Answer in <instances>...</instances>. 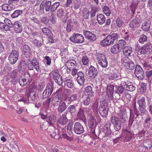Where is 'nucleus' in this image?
Instances as JSON below:
<instances>
[{
  "label": "nucleus",
  "instance_id": "nucleus-1",
  "mask_svg": "<svg viewBox=\"0 0 152 152\" xmlns=\"http://www.w3.org/2000/svg\"><path fill=\"white\" fill-rule=\"evenodd\" d=\"M119 35L117 33H113L109 34L100 42V45L104 47L113 45L115 42L116 41Z\"/></svg>",
  "mask_w": 152,
  "mask_h": 152
},
{
  "label": "nucleus",
  "instance_id": "nucleus-2",
  "mask_svg": "<svg viewBox=\"0 0 152 152\" xmlns=\"http://www.w3.org/2000/svg\"><path fill=\"white\" fill-rule=\"evenodd\" d=\"M37 89V86H29L26 90L27 95L28 96V102H36L39 97L36 94Z\"/></svg>",
  "mask_w": 152,
  "mask_h": 152
},
{
  "label": "nucleus",
  "instance_id": "nucleus-3",
  "mask_svg": "<svg viewBox=\"0 0 152 152\" xmlns=\"http://www.w3.org/2000/svg\"><path fill=\"white\" fill-rule=\"evenodd\" d=\"M19 53L15 50H12L9 53L8 60L10 64L14 65L16 64L19 57Z\"/></svg>",
  "mask_w": 152,
  "mask_h": 152
},
{
  "label": "nucleus",
  "instance_id": "nucleus-4",
  "mask_svg": "<svg viewBox=\"0 0 152 152\" xmlns=\"http://www.w3.org/2000/svg\"><path fill=\"white\" fill-rule=\"evenodd\" d=\"M121 63L127 69L132 70L135 68L134 62L127 57H125L121 59Z\"/></svg>",
  "mask_w": 152,
  "mask_h": 152
},
{
  "label": "nucleus",
  "instance_id": "nucleus-5",
  "mask_svg": "<svg viewBox=\"0 0 152 152\" xmlns=\"http://www.w3.org/2000/svg\"><path fill=\"white\" fill-rule=\"evenodd\" d=\"M135 134L133 131H129L127 129H124L122 132V137L124 138V140L127 142L132 139L134 136Z\"/></svg>",
  "mask_w": 152,
  "mask_h": 152
},
{
  "label": "nucleus",
  "instance_id": "nucleus-6",
  "mask_svg": "<svg viewBox=\"0 0 152 152\" xmlns=\"http://www.w3.org/2000/svg\"><path fill=\"white\" fill-rule=\"evenodd\" d=\"M88 122V126L89 128V130H91V131L94 132L96 125V119L94 115H93L91 113L89 114Z\"/></svg>",
  "mask_w": 152,
  "mask_h": 152
},
{
  "label": "nucleus",
  "instance_id": "nucleus-7",
  "mask_svg": "<svg viewBox=\"0 0 152 152\" xmlns=\"http://www.w3.org/2000/svg\"><path fill=\"white\" fill-rule=\"evenodd\" d=\"M69 39L71 41L75 43H82L84 41L83 36L80 34H74Z\"/></svg>",
  "mask_w": 152,
  "mask_h": 152
},
{
  "label": "nucleus",
  "instance_id": "nucleus-8",
  "mask_svg": "<svg viewBox=\"0 0 152 152\" xmlns=\"http://www.w3.org/2000/svg\"><path fill=\"white\" fill-rule=\"evenodd\" d=\"M99 64L102 67L106 68L108 65L107 58L103 54L98 53L97 55Z\"/></svg>",
  "mask_w": 152,
  "mask_h": 152
},
{
  "label": "nucleus",
  "instance_id": "nucleus-9",
  "mask_svg": "<svg viewBox=\"0 0 152 152\" xmlns=\"http://www.w3.org/2000/svg\"><path fill=\"white\" fill-rule=\"evenodd\" d=\"M134 74L140 80L143 79L145 77L144 72L140 65H136L134 70Z\"/></svg>",
  "mask_w": 152,
  "mask_h": 152
},
{
  "label": "nucleus",
  "instance_id": "nucleus-10",
  "mask_svg": "<svg viewBox=\"0 0 152 152\" xmlns=\"http://www.w3.org/2000/svg\"><path fill=\"white\" fill-rule=\"evenodd\" d=\"M73 132L78 134H83L84 132L83 125L80 122H75L74 124Z\"/></svg>",
  "mask_w": 152,
  "mask_h": 152
},
{
  "label": "nucleus",
  "instance_id": "nucleus-11",
  "mask_svg": "<svg viewBox=\"0 0 152 152\" xmlns=\"http://www.w3.org/2000/svg\"><path fill=\"white\" fill-rule=\"evenodd\" d=\"M118 115L121 122L125 123L128 120V117L125 108H123L120 110Z\"/></svg>",
  "mask_w": 152,
  "mask_h": 152
},
{
  "label": "nucleus",
  "instance_id": "nucleus-12",
  "mask_svg": "<svg viewBox=\"0 0 152 152\" xmlns=\"http://www.w3.org/2000/svg\"><path fill=\"white\" fill-rule=\"evenodd\" d=\"M53 78L56 82L60 86H61L63 82L61 77L59 74V71L58 69L55 70L53 72Z\"/></svg>",
  "mask_w": 152,
  "mask_h": 152
},
{
  "label": "nucleus",
  "instance_id": "nucleus-13",
  "mask_svg": "<svg viewBox=\"0 0 152 152\" xmlns=\"http://www.w3.org/2000/svg\"><path fill=\"white\" fill-rule=\"evenodd\" d=\"M141 23V19L136 16L131 21L129 25V27L131 28H136L140 26Z\"/></svg>",
  "mask_w": 152,
  "mask_h": 152
},
{
  "label": "nucleus",
  "instance_id": "nucleus-14",
  "mask_svg": "<svg viewBox=\"0 0 152 152\" xmlns=\"http://www.w3.org/2000/svg\"><path fill=\"white\" fill-rule=\"evenodd\" d=\"M113 127L114 126L111 123H107L102 128L104 132H106V134L110 136L112 133L114 135Z\"/></svg>",
  "mask_w": 152,
  "mask_h": 152
},
{
  "label": "nucleus",
  "instance_id": "nucleus-15",
  "mask_svg": "<svg viewBox=\"0 0 152 152\" xmlns=\"http://www.w3.org/2000/svg\"><path fill=\"white\" fill-rule=\"evenodd\" d=\"M27 66V62L24 60H21L18 66V70L19 72L22 74H23L26 69Z\"/></svg>",
  "mask_w": 152,
  "mask_h": 152
},
{
  "label": "nucleus",
  "instance_id": "nucleus-16",
  "mask_svg": "<svg viewBox=\"0 0 152 152\" xmlns=\"http://www.w3.org/2000/svg\"><path fill=\"white\" fill-rule=\"evenodd\" d=\"M99 112L103 118H106L108 115V109L107 105L99 106L98 109Z\"/></svg>",
  "mask_w": 152,
  "mask_h": 152
},
{
  "label": "nucleus",
  "instance_id": "nucleus-17",
  "mask_svg": "<svg viewBox=\"0 0 152 152\" xmlns=\"http://www.w3.org/2000/svg\"><path fill=\"white\" fill-rule=\"evenodd\" d=\"M18 69H15L11 71L10 73V77L13 79L11 80L12 84L16 85L18 83V80L16 79L17 77L18 74Z\"/></svg>",
  "mask_w": 152,
  "mask_h": 152
},
{
  "label": "nucleus",
  "instance_id": "nucleus-18",
  "mask_svg": "<svg viewBox=\"0 0 152 152\" xmlns=\"http://www.w3.org/2000/svg\"><path fill=\"white\" fill-rule=\"evenodd\" d=\"M98 74L97 69L92 66H91L88 71V75L90 77L94 78L96 77Z\"/></svg>",
  "mask_w": 152,
  "mask_h": 152
},
{
  "label": "nucleus",
  "instance_id": "nucleus-19",
  "mask_svg": "<svg viewBox=\"0 0 152 152\" xmlns=\"http://www.w3.org/2000/svg\"><path fill=\"white\" fill-rule=\"evenodd\" d=\"M108 69L109 70V72L110 79L111 80L116 79L118 76L117 70L112 67L110 68H108Z\"/></svg>",
  "mask_w": 152,
  "mask_h": 152
},
{
  "label": "nucleus",
  "instance_id": "nucleus-20",
  "mask_svg": "<svg viewBox=\"0 0 152 152\" xmlns=\"http://www.w3.org/2000/svg\"><path fill=\"white\" fill-rule=\"evenodd\" d=\"M83 32L85 37L88 40L94 41L96 39V36L94 34L88 31H85Z\"/></svg>",
  "mask_w": 152,
  "mask_h": 152
},
{
  "label": "nucleus",
  "instance_id": "nucleus-21",
  "mask_svg": "<svg viewBox=\"0 0 152 152\" xmlns=\"http://www.w3.org/2000/svg\"><path fill=\"white\" fill-rule=\"evenodd\" d=\"M14 31L16 33H20L22 31V26L21 23L15 22L14 24Z\"/></svg>",
  "mask_w": 152,
  "mask_h": 152
},
{
  "label": "nucleus",
  "instance_id": "nucleus-22",
  "mask_svg": "<svg viewBox=\"0 0 152 152\" xmlns=\"http://www.w3.org/2000/svg\"><path fill=\"white\" fill-rule=\"evenodd\" d=\"M77 65V62L74 60H69L66 63L65 66L68 69L72 68H76Z\"/></svg>",
  "mask_w": 152,
  "mask_h": 152
},
{
  "label": "nucleus",
  "instance_id": "nucleus-23",
  "mask_svg": "<svg viewBox=\"0 0 152 152\" xmlns=\"http://www.w3.org/2000/svg\"><path fill=\"white\" fill-rule=\"evenodd\" d=\"M151 122H152V118L151 116L149 115H147L145 118L144 124V127L146 129H148L150 128Z\"/></svg>",
  "mask_w": 152,
  "mask_h": 152
},
{
  "label": "nucleus",
  "instance_id": "nucleus-24",
  "mask_svg": "<svg viewBox=\"0 0 152 152\" xmlns=\"http://www.w3.org/2000/svg\"><path fill=\"white\" fill-rule=\"evenodd\" d=\"M113 95L106 94V95H103L102 96V101L104 104H106V105H107L109 103H110L111 100L113 99Z\"/></svg>",
  "mask_w": 152,
  "mask_h": 152
},
{
  "label": "nucleus",
  "instance_id": "nucleus-25",
  "mask_svg": "<svg viewBox=\"0 0 152 152\" xmlns=\"http://www.w3.org/2000/svg\"><path fill=\"white\" fill-rule=\"evenodd\" d=\"M77 81L79 84L82 86L85 82L84 75L82 72H79L77 74Z\"/></svg>",
  "mask_w": 152,
  "mask_h": 152
},
{
  "label": "nucleus",
  "instance_id": "nucleus-26",
  "mask_svg": "<svg viewBox=\"0 0 152 152\" xmlns=\"http://www.w3.org/2000/svg\"><path fill=\"white\" fill-rule=\"evenodd\" d=\"M4 21L5 23L6 31H10L11 30L10 28L13 27L14 24L12 23L10 20L7 18H5Z\"/></svg>",
  "mask_w": 152,
  "mask_h": 152
},
{
  "label": "nucleus",
  "instance_id": "nucleus-27",
  "mask_svg": "<svg viewBox=\"0 0 152 152\" xmlns=\"http://www.w3.org/2000/svg\"><path fill=\"white\" fill-rule=\"evenodd\" d=\"M57 15L58 18H63L65 17L64 8L59 6L57 10Z\"/></svg>",
  "mask_w": 152,
  "mask_h": 152
},
{
  "label": "nucleus",
  "instance_id": "nucleus-28",
  "mask_svg": "<svg viewBox=\"0 0 152 152\" xmlns=\"http://www.w3.org/2000/svg\"><path fill=\"white\" fill-rule=\"evenodd\" d=\"M48 118L46 121L48 124L51 126H53L56 121V116L53 114H50Z\"/></svg>",
  "mask_w": 152,
  "mask_h": 152
},
{
  "label": "nucleus",
  "instance_id": "nucleus-29",
  "mask_svg": "<svg viewBox=\"0 0 152 152\" xmlns=\"http://www.w3.org/2000/svg\"><path fill=\"white\" fill-rule=\"evenodd\" d=\"M67 107L66 103L64 102H63L60 104L57 108V111L58 113L59 114L62 113L66 110Z\"/></svg>",
  "mask_w": 152,
  "mask_h": 152
},
{
  "label": "nucleus",
  "instance_id": "nucleus-30",
  "mask_svg": "<svg viewBox=\"0 0 152 152\" xmlns=\"http://www.w3.org/2000/svg\"><path fill=\"white\" fill-rule=\"evenodd\" d=\"M31 63L37 71L39 72L40 71L39 61L35 57L33 58L32 60L31 61Z\"/></svg>",
  "mask_w": 152,
  "mask_h": 152
},
{
  "label": "nucleus",
  "instance_id": "nucleus-31",
  "mask_svg": "<svg viewBox=\"0 0 152 152\" xmlns=\"http://www.w3.org/2000/svg\"><path fill=\"white\" fill-rule=\"evenodd\" d=\"M1 8L3 10L6 11L12 10L14 8V5L11 4H4L1 6Z\"/></svg>",
  "mask_w": 152,
  "mask_h": 152
},
{
  "label": "nucleus",
  "instance_id": "nucleus-32",
  "mask_svg": "<svg viewBox=\"0 0 152 152\" xmlns=\"http://www.w3.org/2000/svg\"><path fill=\"white\" fill-rule=\"evenodd\" d=\"M143 47L140 46L138 44L135 45V50L137 51V53L139 55L145 54L146 53V51L144 48Z\"/></svg>",
  "mask_w": 152,
  "mask_h": 152
},
{
  "label": "nucleus",
  "instance_id": "nucleus-33",
  "mask_svg": "<svg viewBox=\"0 0 152 152\" xmlns=\"http://www.w3.org/2000/svg\"><path fill=\"white\" fill-rule=\"evenodd\" d=\"M68 119L66 118V114H62L58 120V122L61 124L65 125L67 123Z\"/></svg>",
  "mask_w": 152,
  "mask_h": 152
},
{
  "label": "nucleus",
  "instance_id": "nucleus-34",
  "mask_svg": "<svg viewBox=\"0 0 152 152\" xmlns=\"http://www.w3.org/2000/svg\"><path fill=\"white\" fill-rule=\"evenodd\" d=\"M123 51L124 54L125 56H130L132 52V49L131 47L126 46L123 48Z\"/></svg>",
  "mask_w": 152,
  "mask_h": 152
},
{
  "label": "nucleus",
  "instance_id": "nucleus-35",
  "mask_svg": "<svg viewBox=\"0 0 152 152\" xmlns=\"http://www.w3.org/2000/svg\"><path fill=\"white\" fill-rule=\"evenodd\" d=\"M84 113V110L81 108H80L77 115V117L83 121L84 122H86V119Z\"/></svg>",
  "mask_w": 152,
  "mask_h": 152
},
{
  "label": "nucleus",
  "instance_id": "nucleus-36",
  "mask_svg": "<svg viewBox=\"0 0 152 152\" xmlns=\"http://www.w3.org/2000/svg\"><path fill=\"white\" fill-rule=\"evenodd\" d=\"M76 105H70L68 107V112H69L71 115L74 116L76 113L77 109Z\"/></svg>",
  "mask_w": 152,
  "mask_h": 152
},
{
  "label": "nucleus",
  "instance_id": "nucleus-37",
  "mask_svg": "<svg viewBox=\"0 0 152 152\" xmlns=\"http://www.w3.org/2000/svg\"><path fill=\"white\" fill-rule=\"evenodd\" d=\"M116 26L119 28L122 27L124 24V20L121 17H118L115 19Z\"/></svg>",
  "mask_w": 152,
  "mask_h": 152
},
{
  "label": "nucleus",
  "instance_id": "nucleus-38",
  "mask_svg": "<svg viewBox=\"0 0 152 152\" xmlns=\"http://www.w3.org/2000/svg\"><path fill=\"white\" fill-rule=\"evenodd\" d=\"M97 19L98 23L100 25H102L105 22V17L102 14H99L97 15Z\"/></svg>",
  "mask_w": 152,
  "mask_h": 152
},
{
  "label": "nucleus",
  "instance_id": "nucleus-39",
  "mask_svg": "<svg viewBox=\"0 0 152 152\" xmlns=\"http://www.w3.org/2000/svg\"><path fill=\"white\" fill-rule=\"evenodd\" d=\"M62 99L53 98L51 100V104L54 106H57L62 103Z\"/></svg>",
  "mask_w": 152,
  "mask_h": 152
},
{
  "label": "nucleus",
  "instance_id": "nucleus-40",
  "mask_svg": "<svg viewBox=\"0 0 152 152\" xmlns=\"http://www.w3.org/2000/svg\"><path fill=\"white\" fill-rule=\"evenodd\" d=\"M23 13V10H15L11 14V17L12 18H14L21 15Z\"/></svg>",
  "mask_w": 152,
  "mask_h": 152
},
{
  "label": "nucleus",
  "instance_id": "nucleus-41",
  "mask_svg": "<svg viewBox=\"0 0 152 152\" xmlns=\"http://www.w3.org/2000/svg\"><path fill=\"white\" fill-rule=\"evenodd\" d=\"M90 96H87L86 95H83L82 98L83 99V100L82 102L86 106L89 105L91 103V101L89 98Z\"/></svg>",
  "mask_w": 152,
  "mask_h": 152
},
{
  "label": "nucleus",
  "instance_id": "nucleus-42",
  "mask_svg": "<svg viewBox=\"0 0 152 152\" xmlns=\"http://www.w3.org/2000/svg\"><path fill=\"white\" fill-rule=\"evenodd\" d=\"M82 15L83 18L85 19H88L90 15V12L87 8H84L82 11Z\"/></svg>",
  "mask_w": 152,
  "mask_h": 152
},
{
  "label": "nucleus",
  "instance_id": "nucleus-43",
  "mask_svg": "<svg viewBox=\"0 0 152 152\" xmlns=\"http://www.w3.org/2000/svg\"><path fill=\"white\" fill-rule=\"evenodd\" d=\"M121 49L117 44L114 45L111 48V52L113 54H117L120 51Z\"/></svg>",
  "mask_w": 152,
  "mask_h": 152
},
{
  "label": "nucleus",
  "instance_id": "nucleus-44",
  "mask_svg": "<svg viewBox=\"0 0 152 152\" xmlns=\"http://www.w3.org/2000/svg\"><path fill=\"white\" fill-rule=\"evenodd\" d=\"M60 3V2H55L52 4V9L51 10V16L52 17V14H53L54 12L57 10V8L59 7Z\"/></svg>",
  "mask_w": 152,
  "mask_h": 152
},
{
  "label": "nucleus",
  "instance_id": "nucleus-45",
  "mask_svg": "<svg viewBox=\"0 0 152 152\" xmlns=\"http://www.w3.org/2000/svg\"><path fill=\"white\" fill-rule=\"evenodd\" d=\"M45 10L46 12H51V9H52V4L51 1H46L45 4Z\"/></svg>",
  "mask_w": 152,
  "mask_h": 152
},
{
  "label": "nucleus",
  "instance_id": "nucleus-46",
  "mask_svg": "<svg viewBox=\"0 0 152 152\" xmlns=\"http://www.w3.org/2000/svg\"><path fill=\"white\" fill-rule=\"evenodd\" d=\"M150 26V23L146 22L142 24L141 28L144 31L146 32L149 30Z\"/></svg>",
  "mask_w": 152,
  "mask_h": 152
},
{
  "label": "nucleus",
  "instance_id": "nucleus-47",
  "mask_svg": "<svg viewBox=\"0 0 152 152\" xmlns=\"http://www.w3.org/2000/svg\"><path fill=\"white\" fill-rule=\"evenodd\" d=\"M148 37L145 35L142 34L140 36L139 42V43L143 44L147 41Z\"/></svg>",
  "mask_w": 152,
  "mask_h": 152
},
{
  "label": "nucleus",
  "instance_id": "nucleus-48",
  "mask_svg": "<svg viewBox=\"0 0 152 152\" xmlns=\"http://www.w3.org/2000/svg\"><path fill=\"white\" fill-rule=\"evenodd\" d=\"M74 123L72 121H70L68 124L67 130L68 132L72 133L74 129Z\"/></svg>",
  "mask_w": 152,
  "mask_h": 152
},
{
  "label": "nucleus",
  "instance_id": "nucleus-49",
  "mask_svg": "<svg viewBox=\"0 0 152 152\" xmlns=\"http://www.w3.org/2000/svg\"><path fill=\"white\" fill-rule=\"evenodd\" d=\"M111 120L113 125L121 122L119 118L115 116L112 115L111 117Z\"/></svg>",
  "mask_w": 152,
  "mask_h": 152
},
{
  "label": "nucleus",
  "instance_id": "nucleus-50",
  "mask_svg": "<svg viewBox=\"0 0 152 152\" xmlns=\"http://www.w3.org/2000/svg\"><path fill=\"white\" fill-rule=\"evenodd\" d=\"M73 27V24L72 23V22L71 20H69L68 22L67 23V26H66V31H67L69 32L72 31V29Z\"/></svg>",
  "mask_w": 152,
  "mask_h": 152
},
{
  "label": "nucleus",
  "instance_id": "nucleus-51",
  "mask_svg": "<svg viewBox=\"0 0 152 152\" xmlns=\"http://www.w3.org/2000/svg\"><path fill=\"white\" fill-rule=\"evenodd\" d=\"M102 10L106 15L107 16H109L110 15L111 13V12L108 6L106 5L104 6L102 8Z\"/></svg>",
  "mask_w": 152,
  "mask_h": 152
},
{
  "label": "nucleus",
  "instance_id": "nucleus-52",
  "mask_svg": "<svg viewBox=\"0 0 152 152\" xmlns=\"http://www.w3.org/2000/svg\"><path fill=\"white\" fill-rule=\"evenodd\" d=\"M106 94L113 95L114 91V87L115 86H107Z\"/></svg>",
  "mask_w": 152,
  "mask_h": 152
},
{
  "label": "nucleus",
  "instance_id": "nucleus-53",
  "mask_svg": "<svg viewBox=\"0 0 152 152\" xmlns=\"http://www.w3.org/2000/svg\"><path fill=\"white\" fill-rule=\"evenodd\" d=\"M143 145L145 148L151 149L152 146V143L151 141L149 140H147L145 142L143 143Z\"/></svg>",
  "mask_w": 152,
  "mask_h": 152
},
{
  "label": "nucleus",
  "instance_id": "nucleus-54",
  "mask_svg": "<svg viewBox=\"0 0 152 152\" xmlns=\"http://www.w3.org/2000/svg\"><path fill=\"white\" fill-rule=\"evenodd\" d=\"M42 32L45 35L47 36L50 35L52 34L51 31L48 28L46 27L43 28L42 29Z\"/></svg>",
  "mask_w": 152,
  "mask_h": 152
},
{
  "label": "nucleus",
  "instance_id": "nucleus-55",
  "mask_svg": "<svg viewBox=\"0 0 152 152\" xmlns=\"http://www.w3.org/2000/svg\"><path fill=\"white\" fill-rule=\"evenodd\" d=\"M85 90L86 92L87 93V96H92L93 95L94 92L92 91V88L91 86H87Z\"/></svg>",
  "mask_w": 152,
  "mask_h": 152
},
{
  "label": "nucleus",
  "instance_id": "nucleus-56",
  "mask_svg": "<svg viewBox=\"0 0 152 152\" xmlns=\"http://www.w3.org/2000/svg\"><path fill=\"white\" fill-rule=\"evenodd\" d=\"M60 55L61 56H63L64 58H66L67 55H68V51L66 48H62L61 49Z\"/></svg>",
  "mask_w": 152,
  "mask_h": 152
},
{
  "label": "nucleus",
  "instance_id": "nucleus-57",
  "mask_svg": "<svg viewBox=\"0 0 152 152\" xmlns=\"http://www.w3.org/2000/svg\"><path fill=\"white\" fill-rule=\"evenodd\" d=\"M137 103L139 105V107L145 106L146 102H145V98L144 97H142L140 99H139L137 101Z\"/></svg>",
  "mask_w": 152,
  "mask_h": 152
},
{
  "label": "nucleus",
  "instance_id": "nucleus-58",
  "mask_svg": "<svg viewBox=\"0 0 152 152\" xmlns=\"http://www.w3.org/2000/svg\"><path fill=\"white\" fill-rule=\"evenodd\" d=\"M98 9V8L96 7H94L91 8L90 14L91 18H92L95 16L96 12L99 10Z\"/></svg>",
  "mask_w": 152,
  "mask_h": 152
},
{
  "label": "nucleus",
  "instance_id": "nucleus-59",
  "mask_svg": "<svg viewBox=\"0 0 152 152\" xmlns=\"http://www.w3.org/2000/svg\"><path fill=\"white\" fill-rule=\"evenodd\" d=\"M106 133V132H104V131L102 128L101 129L100 134H99V139H102L104 137H110L107 134V135Z\"/></svg>",
  "mask_w": 152,
  "mask_h": 152
},
{
  "label": "nucleus",
  "instance_id": "nucleus-60",
  "mask_svg": "<svg viewBox=\"0 0 152 152\" xmlns=\"http://www.w3.org/2000/svg\"><path fill=\"white\" fill-rule=\"evenodd\" d=\"M123 87V86H118L117 88L116 87V92L118 94H122L125 90V87Z\"/></svg>",
  "mask_w": 152,
  "mask_h": 152
},
{
  "label": "nucleus",
  "instance_id": "nucleus-61",
  "mask_svg": "<svg viewBox=\"0 0 152 152\" xmlns=\"http://www.w3.org/2000/svg\"><path fill=\"white\" fill-rule=\"evenodd\" d=\"M121 122H119L116 124H115L113 125V126H114V130H115L116 131H118L120 130L121 127Z\"/></svg>",
  "mask_w": 152,
  "mask_h": 152
},
{
  "label": "nucleus",
  "instance_id": "nucleus-62",
  "mask_svg": "<svg viewBox=\"0 0 152 152\" xmlns=\"http://www.w3.org/2000/svg\"><path fill=\"white\" fill-rule=\"evenodd\" d=\"M126 42L124 40L121 39L119 41L117 45H118L120 48L121 49L126 44Z\"/></svg>",
  "mask_w": 152,
  "mask_h": 152
},
{
  "label": "nucleus",
  "instance_id": "nucleus-63",
  "mask_svg": "<svg viewBox=\"0 0 152 152\" xmlns=\"http://www.w3.org/2000/svg\"><path fill=\"white\" fill-rule=\"evenodd\" d=\"M50 19L47 17H44L41 19V21L43 24L48 25L49 24Z\"/></svg>",
  "mask_w": 152,
  "mask_h": 152
},
{
  "label": "nucleus",
  "instance_id": "nucleus-64",
  "mask_svg": "<svg viewBox=\"0 0 152 152\" xmlns=\"http://www.w3.org/2000/svg\"><path fill=\"white\" fill-rule=\"evenodd\" d=\"M147 90L146 86H138V91L141 94H143Z\"/></svg>",
  "mask_w": 152,
  "mask_h": 152
}]
</instances>
